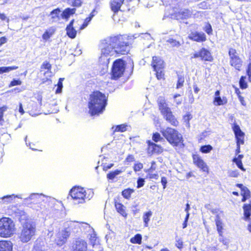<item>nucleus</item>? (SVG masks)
<instances>
[{
    "label": "nucleus",
    "instance_id": "obj_13",
    "mask_svg": "<svg viewBox=\"0 0 251 251\" xmlns=\"http://www.w3.org/2000/svg\"><path fill=\"white\" fill-rule=\"evenodd\" d=\"M189 39L198 42H203L206 41L205 34L202 32L193 31L188 36Z\"/></svg>",
    "mask_w": 251,
    "mask_h": 251
},
{
    "label": "nucleus",
    "instance_id": "obj_22",
    "mask_svg": "<svg viewBox=\"0 0 251 251\" xmlns=\"http://www.w3.org/2000/svg\"><path fill=\"white\" fill-rule=\"evenodd\" d=\"M13 244L10 241H0V251H12Z\"/></svg>",
    "mask_w": 251,
    "mask_h": 251
},
{
    "label": "nucleus",
    "instance_id": "obj_43",
    "mask_svg": "<svg viewBox=\"0 0 251 251\" xmlns=\"http://www.w3.org/2000/svg\"><path fill=\"white\" fill-rule=\"evenodd\" d=\"M232 128L234 134H238L242 131L241 130L240 126L236 123H234L232 126Z\"/></svg>",
    "mask_w": 251,
    "mask_h": 251
},
{
    "label": "nucleus",
    "instance_id": "obj_54",
    "mask_svg": "<svg viewBox=\"0 0 251 251\" xmlns=\"http://www.w3.org/2000/svg\"><path fill=\"white\" fill-rule=\"evenodd\" d=\"M135 160L134 157L132 154H129L125 159V162L127 164L133 162Z\"/></svg>",
    "mask_w": 251,
    "mask_h": 251
},
{
    "label": "nucleus",
    "instance_id": "obj_25",
    "mask_svg": "<svg viewBox=\"0 0 251 251\" xmlns=\"http://www.w3.org/2000/svg\"><path fill=\"white\" fill-rule=\"evenodd\" d=\"M215 223L217 226V230L220 236H222L223 234V223L219 215H217L215 219Z\"/></svg>",
    "mask_w": 251,
    "mask_h": 251
},
{
    "label": "nucleus",
    "instance_id": "obj_1",
    "mask_svg": "<svg viewBox=\"0 0 251 251\" xmlns=\"http://www.w3.org/2000/svg\"><path fill=\"white\" fill-rule=\"evenodd\" d=\"M136 34L132 36L117 35L108 37L101 41L100 47L103 56H113L115 54H125L129 50L128 40L136 38Z\"/></svg>",
    "mask_w": 251,
    "mask_h": 251
},
{
    "label": "nucleus",
    "instance_id": "obj_40",
    "mask_svg": "<svg viewBox=\"0 0 251 251\" xmlns=\"http://www.w3.org/2000/svg\"><path fill=\"white\" fill-rule=\"evenodd\" d=\"M43 196L42 194H39L38 193H32L28 198L25 199V200H32L34 199L38 200L41 196Z\"/></svg>",
    "mask_w": 251,
    "mask_h": 251
},
{
    "label": "nucleus",
    "instance_id": "obj_36",
    "mask_svg": "<svg viewBox=\"0 0 251 251\" xmlns=\"http://www.w3.org/2000/svg\"><path fill=\"white\" fill-rule=\"evenodd\" d=\"M159 109L161 111V113L162 115L165 114L167 112L171 110L170 108L167 106V104L166 103L161 104L159 106Z\"/></svg>",
    "mask_w": 251,
    "mask_h": 251
},
{
    "label": "nucleus",
    "instance_id": "obj_50",
    "mask_svg": "<svg viewBox=\"0 0 251 251\" xmlns=\"http://www.w3.org/2000/svg\"><path fill=\"white\" fill-rule=\"evenodd\" d=\"M90 19V18H86L85 19L83 23L82 24V25L80 27V30H82V29H84L85 28H86L88 26L89 23L91 21Z\"/></svg>",
    "mask_w": 251,
    "mask_h": 251
},
{
    "label": "nucleus",
    "instance_id": "obj_31",
    "mask_svg": "<svg viewBox=\"0 0 251 251\" xmlns=\"http://www.w3.org/2000/svg\"><path fill=\"white\" fill-rule=\"evenodd\" d=\"M18 68L17 66H8V67H0V74L4 73H7L11 71L16 70Z\"/></svg>",
    "mask_w": 251,
    "mask_h": 251
},
{
    "label": "nucleus",
    "instance_id": "obj_20",
    "mask_svg": "<svg viewBox=\"0 0 251 251\" xmlns=\"http://www.w3.org/2000/svg\"><path fill=\"white\" fill-rule=\"evenodd\" d=\"M148 145L149 150L151 151L152 153L159 154L163 152V149L160 145L151 141H148Z\"/></svg>",
    "mask_w": 251,
    "mask_h": 251
},
{
    "label": "nucleus",
    "instance_id": "obj_26",
    "mask_svg": "<svg viewBox=\"0 0 251 251\" xmlns=\"http://www.w3.org/2000/svg\"><path fill=\"white\" fill-rule=\"evenodd\" d=\"M227 102V99L226 97H214L213 104L216 106L225 105Z\"/></svg>",
    "mask_w": 251,
    "mask_h": 251
},
{
    "label": "nucleus",
    "instance_id": "obj_60",
    "mask_svg": "<svg viewBox=\"0 0 251 251\" xmlns=\"http://www.w3.org/2000/svg\"><path fill=\"white\" fill-rule=\"evenodd\" d=\"M119 174H107V178L108 179L113 180L116 176V175H118Z\"/></svg>",
    "mask_w": 251,
    "mask_h": 251
},
{
    "label": "nucleus",
    "instance_id": "obj_5",
    "mask_svg": "<svg viewBox=\"0 0 251 251\" xmlns=\"http://www.w3.org/2000/svg\"><path fill=\"white\" fill-rule=\"evenodd\" d=\"M36 226L32 221H27L23 225V229L21 231L20 238L23 243H27L30 241L35 235Z\"/></svg>",
    "mask_w": 251,
    "mask_h": 251
},
{
    "label": "nucleus",
    "instance_id": "obj_52",
    "mask_svg": "<svg viewBox=\"0 0 251 251\" xmlns=\"http://www.w3.org/2000/svg\"><path fill=\"white\" fill-rule=\"evenodd\" d=\"M51 67V64L48 61L44 62L41 66L42 69H45L48 70H50Z\"/></svg>",
    "mask_w": 251,
    "mask_h": 251
},
{
    "label": "nucleus",
    "instance_id": "obj_37",
    "mask_svg": "<svg viewBox=\"0 0 251 251\" xmlns=\"http://www.w3.org/2000/svg\"><path fill=\"white\" fill-rule=\"evenodd\" d=\"M166 42L170 44L172 47L178 48L181 45L179 41H176V40L174 39L173 38H169L166 41Z\"/></svg>",
    "mask_w": 251,
    "mask_h": 251
},
{
    "label": "nucleus",
    "instance_id": "obj_16",
    "mask_svg": "<svg viewBox=\"0 0 251 251\" xmlns=\"http://www.w3.org/2000/svg\"><path fill=\"white\" fill-rule=\"evenodd\" d=\"M192 14V12L190 10L185 9L176 13L175 15V17L177 20L187 19L190 17Z\"/></svg>",
    "mask_w": 251,
    "mask_h": 251
},
{
    "label": "nucleus",
    "instance_id": "obj_30",
    "mask_svg": "<svg viewBox=\"0 0 251 251\" xmlns=\"http://www.w3.org/2000/svg\"><path fill=\"white\" fill-rule=\"evenodd\" d=\"M18 198L19 199H22L21 195H14V194L11 195H6L4 196L3 197L1 198V200L4 201L6 202H10L11 201H12L14 198Z\"/></svg>",
    "mask_w": 251,
    "mask_h": 251
},
{
    "label": "nucleus",
    "instance_id": "obj_49",
    "mask_svg": "<svg viewBox=\"0 0 251 251\" xmlns=\"http://www.w3.org/2000/svg\"><path fill=\"white\" fill-rule=\"evenodd\" d=\"M22 83L21 81L19 79H13L9 84V87H12L16 85H20Z\"/></svg>",
    "mask_w": 251,
    "mask_h": 251
},
{
    "label": "nucleus",
    "instance_id": "obj_57",
    "mask_svg": "<svg viewBox=\"0 0 251 251\" xmlns=\"http://www.w3.org/2000/svg\"><path fill=\"white\" fill-rule=\"evenodd\" d=\"M51 35L50 34V33L46 31L45 32V33L42 35V38L44 40H48L50 37Z\"/></svg>",
    "mask_w": 251,
    "mask_h": 251
},
{
    "label": "nucleus",
    "instance_id": "obj_21",
    "mask_svg": "<svg viewBox=\"0 0 251 251\" xmlns=\"http://www.w3.org/2000/svg\"><path fill=\"white\" fill-rule=\"evenodd\" d=\"M244 210L243 219L246 221H250L251 215V201L249 204H244L243 207Z\"/></svg>",
    "mask_w": 251,
    "mask_h": 251
},
{
    "label": "nucleus",
    "instance_id": "obj_10",
    "mask_svg": "<svg viewBox=\"0 0 251 251\" xmlns=\"http://www.w3.org/2000/svg\"><path fill=\"white\" fill-rule=\"evenodd\" d=\"M72 251H87V243L84 240L78 238L72 244Z\"/></svg>",
    "mask_w": 251,
    "mask_h": 251
},
{
    "label": "nucleus",
    "instance_id": "obj_39",
    "mask_svg": "<svg viewBox=\"0 0 251 251\" xmlns=\"http://www.w3.org/2000/svg\"><path fill=\"white\" fill-rule=\"evenodd\" d=\"M192 115L190 113H187L183 116L184 122L186 123L185 125L188 127H189L190 126L189 121L192 119Z\"/></svg>",
    "mask_w": 251,
    "mask_h": 251
},
{
    "label": "nucleus",
    "instance_id": "obj_33",
    "mask_svg": "<svg viewBox=\"0 0 251 251\" xmlns=\"http://www.w3.org/2000/svg\"><path fill=\"white\" fill-rule=\"evenodd\" d=\"M246 76H242L239 80L240 88L242 89H245L248 86L247 82L246 81Z\"/></svg>",
    "mask_w": 251,
    "mask_h": 251
},
{
    "label": "nucleus",
    "instance_id": "obj_12",
    "mask_svg": "<svg viewBox=\"0 0 251 251\" xmlns=\"http://www.w3.org/2000/svg\"><path fill=\"white\" fill-rule=\"evenodd\" d=\"M83 224L76 221H72L70 222L68 228H65V229L69 231L70 235L71 234L75 235L81 232Z\"/></svg>",
    "mask_w": 251,
    "mask_h": 251
},
{
    "label": "nucleus",
    "instance_id": "obj_51",
    "mask_svg": "<svg viewBox=\"0 0 251 251\" xmlns=\"http://www.w3.org/2000/svg\"><path fill=\"white\" fill-rule=\"evenodd\" d=\"M143 168V165L141 163H137L134 164V171L135 172L140 171Z\"/></svg>",
    "mask_w": 251,
    "mask_h": 251
},
{
    "label": "nucleus",
    "instance_id": "obj_47",
    "mask_svg": "<svg viewBox=\"0 0 251 251\" xmlns=\"http://www.w3.org/2000/svg\"><path fill=\"white\" fill-rule=\"evenodd\" d=\"M246 73L248 76L249 81L251 82V61L248 65Z\"/></svg>",
    "mask_w": 251,
    "mask_h": 251
},
{
    "label": "nucleus",
    "instance_id": "obj_56",
    "mask_svg": "<svg viewBox=\"0 0 251 251\" xmlns=\"http://www.w3.org/2000/svg\"><path fill=\"white\" fill-rule=\"evenodd\" d=\"M233 161L236 163L239 168L241 169L243 171H245V169L243 168L241 160H233Z\"/></svg>",
    "mask_w": 251,
    "mask_h": 251
},
{
    "label": "nucleus",
    "instance_id": "obj_11",
    "mask_svg": "<svg viewBox=\"0 0 251 251\" xmlns=\"http://www.w3.org/2000/svg\"><path fill=\"white\" fill-rule=\"evenodd\" d=\"M70 235V233H69V231H68V230L65 229L59 231L56 234V238L55 239L56 243L59 246L63 245L66 242Z\"/></svg>",
    "mask_w": 251,
    "mask_h": 251
},
{
    "label": "nucleus",
    "instance_id": "obj_34",
    "mask_svg": "<svg viewBox=\"0 0 251 251\" xmlns=\"http://www.w3.org/2000/svg\"><path fill=\"white\" fill-rule=\"evenodd\" d=\"M213 150V147L210 145L202 146L200 148V151L204 153L210 152Z\"/></svg>",
    "mask_w": 251,
    "mask_h": 251
},
{
    "label": "nucleus",
    "instance_id": "obj_2",
    "mask_svg": "<svg viewBox=\"0 0 251 251\" xmlns=\"http://www.w3.org/2000/svg\"><path fill=\"white\" fill-rule=\"evenodd\" d=\"M107 99L100 91L94 92L90 95L88 103L89 113L92 116L99 115L103 112L107 105Z\"/></svg>",
    "mask_w": 251,
    "mask_h": 251
},
{
    "label": "nucleus",
    "instance_id": "obj_46",
    "mask_svg": "<svg viewBox=\"0 0 251 251\" xmlns=\"http://www.w3.org/2000/svg\"><path fill=\"white\" fill-rule=\"evenodd\" d=\"M204 30L208 34L210 35L212 33V28L211 25L209 23H207L204 28Z\"/></svg>",
    "mask_w": 251,
    "mask_h": 251
},
{
    "label": "nucleus",
    "instance_id": "obj_28",
    "mask_svg": "<svg viewBox=\"0 0 251 251\" xmlns=\"http://www.w3.org/2000/svg\"><path fill=\"white\" fill-rule=\"evenodd\" d=\"M115 207L117 211L123 216L126 217L127 214L124 209V206L120 203H116Z\"/></svg>",
    "mask_w": 251,
    "mask_h": 251
},
{
    "label": "nucleus",
    "instance_id": "obj_59",
    "mask_svg": "<svg viewBox=\"0 0 251 251\" xmlns=\"http://www.w3.org/2000/svg\"><path fill=\"white\" fill-rule=\"evenodd\" d=\"M161 182L163 186V189H165L167 183V179L165 177H162Z\"/></svg>",
    "mask_w": 251,
    "mask_h": 251
},
{
    "label": "nucleus",
    "instance_id": "obj_41",
    "mask_svg": "<svg viewBox=\"0 0 251 251\" xmlns=\"http://www.w3.org/2000/svg\"><path fill=\"white\" fill-rule=\"evenodd\" d=\"M152 139L155 142H157L158 141L163 139V138L161 136L160 133L158 132L153 133Z\"/></svg>",
    "mask_w": 251,
    "mask_h": 251
},
{
    "label": "nucleus",
    "instance_id": "obj_32",
    "mask_svg": "<svg viewBox=\"0 0 251 251\" xmlns=\"http://www.w3.org/2000/svg\"><path fill=\"white\" fill-rule=\"evenodd\" d=\"M134 190L132 189L127 188L122 191L123 196L126 199H129L131 197V194L134 192Z\"/></svg>",
    "mask_w": 251,
    "mask_h": 251
},
{
    "label": "nucleus",
    "instance_id": "obj_9",
    "mask_svg": "<svg viewBox=\"0 0 251 251\" xmlns=\"http://www.w3.org/2000/svg\"><path fill=\"white\" fill-rule=\"evenodd\" d=\"M192 57L195 58L200 57L202 60L210 62L213 60L210 52L204 48H202L199 51L196 52Z\"/></svg>",
    "mask_w": 251,
    "mask_h": 251
},
{
    "label": "nucleus",
    "instance_id": "obj_63",
    "mask_svg": "<svg viewBox=\"0 0 251 251\" xmlns=\"http://www.w3.org/2000/svg\"><path fill=\"white\" fill-rule=\"evenodd\" d=\"M238 98L242 105L245 106L246 105V103L244 100V97L241 96H239Z\"/></svg>",
    "mask_w": 251,
    "mask_h": 251
},
{
    "label": "nucleus",
    "instance_id": "obj_3",
    "mask_svg": "<svg viewBox=\"0 0 251 251\" xmlns=\"http://www.w3.org/2000/svg\"><path fill=\"white\" fill-rule=\"evenodd\" d=\"M69 194L74 204L76 205L85 203L86 200H90L93 196V192L89 190L86 191L83 188L74 187L70 190Z\"/></svg>",
    "mask_w": 251,
    "mask_h": 251
},
{
    "label": "nucleus",
    "instance_id": "obj_38",
    "mask_svg": "<svg viewBox=\"0 0 251 251\" xmlns=\"http://www.w3.org/2000/svg\"><path fill=\"white\" fill-rule=\"evenodd\" d=\"M127 126V125L126 124H122L117 126L115 129L113 131V134L116 131L124 132L126 131Z\"/></svg>",
    "mask_w": 251,
    "mask_h": 251
},
{
    "label": "nucleus",
    "instance_id": "obj_62",
    "mask_svg": "<svg viewBox=\"0 0 251 251\" xmlns=\"http://www.w3.org/2000/svg\"><path fill=\"white\" fill-rule=\"evenodd\" d=\"M176 245L178 248L181 249L183 245V242L182 240H178L176 241Z\"/></svg>",
    "mask_w": 251,
    "mask_h": 251
},
{
    "label": "nucleus",
    "instance_id": "obj_18",
    "mask_svg": "<svg viewBox=\"0 0 251 251\" xmlns=\"http://www.w3.org/2000/svg\"><path fill=\"white\" fill-rule=\"evenodd\" d=\"M151 66L153 70L163 69L164 61L160 57L153 56L152 57Z\"/></svg>",
    "mask_w": 251,
    "mask_h": 251
},
{
    "label": "nucleus",
    "instance_id": "obj_17",
    "mask_svg": "<svg viewBox=\"0 0 251 251\" xmlns=\"http://www.w3.org/2000/svg\"><path fill=\"white\" fill-rule=\"evenodd\" d=\"M74 22V19L71 20L66 28L67 35L72 39L75 38L76 35V30L73 26Z\"/></svg>",
    "mask_w": 251,
    "mask_h": 251
},
{
    "label": "nucleus",
    "instance_id": "obj_8",
    "mask_svg": "<svg viewBox=\"0 0 251 251\" xmlns=\"http://www.w3.org/2000/svg\"><path fill=\"white\" fill-rule=\"evenodd\" d=\"M228 55L230 59V65L236 70L240 71L243 62L238 55L236 50L233 48H230L228 50Z\"/></svg>",
    "mask_w": 251,
    "mask_h": 251
},
{
    "label": "nucleus",
    "instance_id": "obj_14",
    "mask_svg": "<svg viewBox=\"0 0 251 251\" xmlns=\"http://www.w3.org/2000/svg\"><path fill=\"white\" fill-rule=\"evenodd\" d=\"M193 159L194 164L201 168L203 172H208L207 165L198 155H193Z\"/></svg>",
    "mask_w": 251,
    "mask_h": 251
},
{
    "label": "nucleus",
    "instance_id": "obj_48",
    "mask_svg": "<svg viewBox=\"0 0 251 251\" xmlns=\"http://www.w3.org/2000/svg\"><path fill=\"white\" fill-rule=\"evenodd\" d=\"M72 5L74 7H80L82 4V2L81 0H73L71 1Z\"/></svg>",
    "mask_w": 251,
    "mask_h": 251
},
{
    "label": "nucleus",
    "instance_id": "obj_27",
    "mask_svg": "<svg viewBox=\"0 0 251 251\" xmlns=\"http://www.w3.org/2000/svg\"><path fill=\"white\" fill-rule=\"evenodd\" d=\"M244 136L245 133L243 131L235 134L236 144L239 143L241 144V145H243L244 144Z\"/></svg>",
    "mask_w": 251,
    "mask_h": 251
},
{
    "label": "nucleus",
    "instance_id": "obj_45",
    "mask_svg": "<svg viewBox=\"0 0 251 251\" xmlns=\"http://www.w3.org/2000/svg\"><path fill=\"white\" fill-rule=\"evenodd\" d=\"M241 195L242 196H245L250 197V191L249 190V189L245 186V187L243 188V189L241 190Z\"/></svg>",
    "mask_w": 251,
    "mask_h": 251
},
{
    "label": "nucleus",
    "instance_id": "obj_42",
    "mask_svg": "<svg viewBox=\"0 0 251 251\" xmlns=\"http://www.w3.org/2000/svg\"><path fill=\"white\" fill-rule=\"evenodd\" d=\"M184 82V79L183 77L179 76L178 77V80L176 84V89L181 88L183 85Z\"/></svg>",
    "mask_w": 251,
    "mask_h": 251
},
{
    "label": "nucleus",
    "instance_id": "obj_15",
    "mask_svg": "<svg viewBox=\"0 0 251 251\" xmlns=\"http://www.w3.org/2000/svg\"><path fill=\"white\" fill-rule=\"evenodd\" d=\"M125 0H111L110 2V8L114 13L117 14L120 9L121 6Z\"/></svg>",
    "mask_w": 251,
    "mask_h": 251
},
{
    "label": "nucleus",
    "instance_id": "obj_4",
    "mask_svg": "<svg viewBox=\"0 0 251 251\" xmlns=\"http://www.w3.org/2000/svg\"><path fill=\"white\" fill-rule=\"evenodd\" d=\"M161 132L167 141L174 147H177L183 143L182 135L174 128L167 127L162 129Z\"/></svg>",
    "mask_w": 251,
    "mask_h": 251
},
{
    "label": "nucleus",
    "instance_id": "obj_61",
    "mask_svg": "<svg viewBox=\"0 0 251 251\" xmlns=\"http://www.w3.org/2000/svg\"><path fill=\"white\" fill-rule=\"evenodd\" d=\"M113 166V164H110L107 165H104L102 167L104 171H107L108 169H110Z\"/></svg>",
    "mask_w": 251,
    "mask_h": 251
},
{
    "label": "nucleus",
    "instance_id": "obj_24",
    "mask_svg": "<svg viewBox=\"0 0 251 251\" xmlns=\"http://www.w3.org/2000/svg\"><path fill=\"white\" fill-rule=\"evenodd\" d=\"M76 11V9L75 8H66L61 14V17L63 19H65L66 20H68L70 17L73 15H74Z\"/></svg>",
    "mask_w": 251,
    "mask_h": 251
},
{
    "label": "nucleus",
    "instance_id": "obj_64",
    "mask_svg": "<svg viewBox=\"0 0 251 251\" xmlns=\"http://www.w3.org/2000/svg\"><path fill=\"white\" fill-rule=\"evenodd\" d=\"M19 112L21 114V115H23L25 113L22 103H19Z\"/></svg>",
    "mask_w": 251,
    "mask_h": 251
},
{
    "label": "nucleus",
    "instance_id": "obj_55",
    "mask_svg": "<svg viewBox=\"0 0 251 251\" xmlns=\"http://www.w3.org/2000/svg\"><path fill=\"white\" fill-rule=\"evenodd\" d=\"M145 180L142 178H139L137 180V188H141L144 185Z\"/></svg>",
    "mask_w": 251,
    "mask_h": 251
},
{
    "label": "nucleus",
    "instance_id": "obj_7",
    "mask_svg": "<svg viewBox=\"0 0 251 251\" xmlns=\"http://www.w3.org/2000/svg\"><path fill=\"white\" fill-rule=\"evenodd\" d=\"M126 66V62L122 59L115 60L111 69V78L117 80L121 77L125 72Z\"/></svg>",
    "mask_w": 251,
    "mask_h": 251
},
{
    "label": "nucleus",
    "instance_id": "obj_23",
    "mask_svg": "<svg viewBox=\"0 0 251 251\" xmlns=\"http://www.w3.org/2000/svg\"><path fill=\"white\" fill-rule=\"evenodd\" d=\"M61 12V11L59 8L53 9L50 12V16H51L52 22H57L60 20Z\"/></svg>",
    "mask_w": 251,
    "mask_h": 251
},
{
    "label": "nucleus",
    "instance_id": "obj_6",
    "mask_svg": "<svg viewBox=\"0 0 251 251\" xmlns=\"http://www.w3.org/2000/svg\"><path fill=\"white\" fill-rule=\"evenodd\" d=\"M15 229L13 221L9 218L4 217L0 219V236L9 237L13 234Z\"/></svg>",
    "mask_w": 251,
    "mask_h": 251
},
{
    "label": "nucleus",
    "instance_id": "obj_19",
    "mask_svg": "<svg viewBox=\"0 0 251 251\" xmlns=\"http://www.w3.org/2000/svg\"><path fill=\"white\" fill-rule=\"evenodd\" d=\"M163 115L166 120L170 123L172 126H176L178 125V122L176 119L175 118V116L173 115L171 110L167 112L166 113L163 114Z\"/></svg>",
    "mask_w": 251,
    "mask_h": 251
},
{
    "label": "nucleus",
    "instance_id": "obj_44",
    "mask_svg": "<svg viewBox=\"0 0 251 251\" xmlns=\"http://www.w3.org/2000/svg\"><path fill=\"white\" fill-rule=\"evenodd\" d=\"M162 70L163 69L154 70V71L156 72V77L158 79H161L164 75Z\"/></svg>",
    "mask_w": 251,
    "mask_h": 251
},
{
    "label": "nucleus",
    "instance_id": "obj_29",
    "mask_svg": "<svg viewBox=\"0 0 251 251\" xmlns=\"http://www.w3.org/2000/svg\"><path fill=\"white\" fill-rule=\"evenodd\" d=\"M152 215V212L149 211L144 213L143 218L144 223V226L147 227L148 226V223L150 220V217Z\"/></svg>",
    "mask_w": 251,
    "mask_h": 251
},
{
    "label": "nucleus",
    "instance_id": "obj_58",
    "mask_svg": "<svg viewBox=\"0 0 251 251\" xmlns=\"http://www.w3.org/2000/svg\"><path fill=\"white\" fill-rule=\"evenodd\" d=\"M180 95L178 94H175L174 96V99H175L176 102V104H177V105L181 104V101H182V100H177L176 99V98L177 97H180Z\"/></svg>",
    "mask_w": 251,
    "mask_h": 251
},
{
    "label": "nucleus",
    "instance_id": "obj_53",
    "mask_svg": "<svg viewBox=\"0 0 251 251\" xmlns=\"http://www.w3.org/2000/svg\"><path fill=\"white\" fill-rule=\"evenodd\" d=\"M7 109L6 106L0 107V122L3 120V113Z\"/></svg>",
    "mask_w": 251,
    "mask_h": 251
},
{
    "label": "nucleus",
    "instance_id": "obj_35",
    "mask_svg": "<svg viewBox=\"0 0 251 251\" xmlns=\"http://www.w3.org/2000/svg\"><path fill=\"white\" fill-rule=\"evenodd\" d=\"M142 236L139 234H137L130 239V242L133 244H140L141 243Z\"/></svg>",
    "mask_w": 251,
    "mask_h": 251
}]
</instances>
